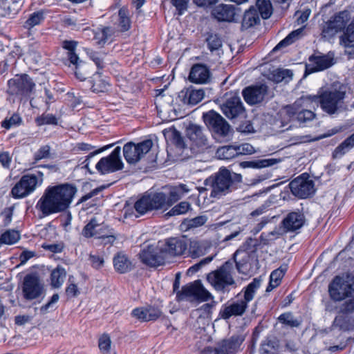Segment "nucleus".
<instances>
[{
  "label": "nucleus",
  "instance_id": "f257e3e1",
  "mask_svg": "<svg viewBox=\"0 0 354 354\" xmlns=\"http://www.w3.org/2000/svg\"><path fill=\"white\" fill-rule=\"evenodd\" d=\"M77 191V187L69 183L49 186L35 207L44 216L64 212L70 207Z\"/></svg>",
  "mask_w": 354,
  "mask_h": 354
},
{
  "label": "nucleus",
  "instance_id": "f03ea898",
  "mask_svg": "<svg viewBox=\"0 0 354 354\" xmlns=\"http://www.w3.org/2000/svg\"><path fill=\"white\" fill-rule=\"evenodd\" d=\"M241 176L231 173L226 168H220L204 181V185L211 189L210 197L220 198L232 191L234 181H241Z\"/></svg>",
  "mask_w": 354,
  "mask_h": 354
},
{
  "label": "nucleus",
  "instance_id": "7ed1b4c3",
  "mask_svg": "<svg viewBox=\"0 0 354 354\" xmlns=\"http://www.w3.org/2000/svg\"><path fill=\"white\" fill-rule=\"evenodd\" d=\"M346 87L343 84L333 85L315 95L317 99L312 103L318 102L322 109L329 115L337 114L344 110V100L346 97Z\"/></svg>",
  "mask_w": 354,
  "mask_h": 354
},
{
  "label": "nucleus",
  "instance_id": "20e7f679",
  "mask_svg": "<svg viewBox=\"0 0 354 354\" xmlns=\"http://www.w3.org/2000/svg\"><path fill=\"white\" fill-rule=\"evenodd\" d=\"M261 279H254L245 289L243 299L232 302L228 306H224L219 312V316L223 319H228L232 316H241L248 308V304L254 297L256 291L261 286Z\"/></svg>",
  "mask_w": 354,
  "mask_h": 354
},
{
  "label": "nucleus",
  "instance_id": "39448f33",
  "mask_svg": "<svg viewBox=\"0 0 354 354\" xmlns=\"http://www.w3.org/2000/svg\"><path fill=\"white\" fill-rule=\"evenodd\" d=\"M153 145V143L151 139L134 144V167L139 163L138 169L143 172L157 167L156 156L151 154Z\"/></svg>",
  "mask_w": 354,
  "mask_h": 354
},
{
  "label": "nucleus",
  "instance_id": "423d86ee",
  "mask_svg": "<svg viewBox=\"0 0 354 354\" xmlns=\"http://www.w3.org/2000/svg\"><path fill=\"white\" fill-rule=\"evenodd\" d=\"M354 292V279L350 274L336 276L328 286L332 300L340 301L350 297Z\"/></svg>",
  "mask_w": 354,
  "mask_h": 354
},
{
  "label": "nucleus",
  "instance_id": "0eeeda50",
  "mask_svg": "<svg viewBox=\"0 0 354 354\" xmlns=\"http://www.w3.org/2000/svg\"><path fill=\"white\" fill-rule=\"evenodd\" d=\"M233 271L232 263L227 261L216 270L209 273L207 279L215 290L224 292L227 287L235 283Z\"/></svg>",
  "mask_w": 354,
  "mask_h": 354
},
{
  "label": "nucleus",
  "instance_id": "6e6552de",
  "mask_svg": "<svg viewBox=\"0 0 354 354\" xmlns=\"http://www.w3.org/2000/svg\"><path fill=\"white\" fill-rule=\"evenodd\" d=\"M176 297L178 301H206L212 299L211 293L203 287L201 280L194 281L183 286L181 290L177 292Z\"/></svg>",
  "mask_w": 354,
  "mask_h": 354
},
{
  "label": "nucleus",
  "instance_id": "1a4fd4ad",
  "mask_svg": "<svg viewBox=\"0 0 354 354\" xmlns=\"http://www.w3.org/2000/svg\"><path fill=\"white\" fill-rule=\"evenodd\" d=\"M350 19L351 16L348 11L339 12L322 25V36L326 39L333 37L337 33L345 29Z\"/></svg>",
  "mask_w": 354,
  "mask_h": 354
},
{
  "label": "nucleus",
  "instance_id": "9d476101",
  "mask_svg": "<svg viewBox=\"0 0 354 354\" xmlns=\"http://www.w3.org/2000/svg\"><path fill=\"white\" fill-rule=\"evenodd\" d=\"M8 93L12 95L28 96L35 88V83L26 74L16 75L8 82Z\"/></svg>",
  "mask_w": 354,
  "mask_h": 354
},
{
  "label": "nucleus",
  "instance_id": "9b49d317",
  "mask_svg": "<svg viewBox=\"0 0 354 354\" xmlns=\"http://www.w3.org/2000/svg\"><path fill=\"white\" fill-rule=\"evenodd\" d=\"M292 194L300 198H306L315 192V183L307 174H302L289 183Z\"/></svg>",
  "mask_w": 354,
  "mask_h": 354
},
{
  "label": "nucleus",
  "instance_id": "f8f14e48",
  "mask_svg": "<svg viewBox=\"0 0 354 354\" xmlns=\"http://www.w3.org/2000/svg\"><path fill=\"white\" fill-rule=\"evenodd\" d=\"M120 153L121 148L117 147L109 156L102 158L95 166L97 171L101 174H106L122 169L123 163Z\"/></svg>",
  "mask_w": 354,
  "mask_h": 354
},
{
  "label": "nucleus",
  "instance_id": "ddd939ff",
  "mask_svg": "<svg viewBox=\"0 0 354 354\" xmlns=\"http://www.w3.org/2000/svg\"><path fill=\"white\" fill-rule=\"evenodd\" d=\"M221 108L223 114L229 119L236 118L245 113L241 97L235 93H226L225 100Z\"/></svg>",
  "mask_w": 354,
  "mask_h": 354
},
{
  "label": "nucleus",
  "instance_id": "4468645a",
  "mask_svg": "<svg viewBox=\"0 0 354 354\" xmlns=\"http://www.w3.org/2000/svg\"><path fill=\"white\" fill-rule=\"evenodd\" d=\"M206 125L215 134L221 137H226L230 131V126L228 122L218 113L210 111L203 115Z\"/></svg>",
  "mask_w": 354,
  "mask_h": 354
},
{
  "label": "nucleus",
  "instance_id": "2eb2a0df",
  "mask_svg": "<svg viewBox=\"0 0 354 354\" xmlns=\"http://www.w3.org/2000/svg\"><path fill=\"white\" fill-rule=\"evenodd\" d=\"M38 182L35 174L24 175L12 187L11 194L15 198L26 197L35 190L38 186Z\"/></svg>",
  "mask_w": 354,
  "mask_h": 354
},
{
  "label": "nucleus",
  "instance_id": "dca6fc26",
  "mask_svg": "<svg viewBox=\"0 0 354 354\" xmlns=\"http://www.w3.org/2000/svg\"><path fill=\"white\" fill-rule=\"evenodd\" d=\"M188 243L185 237H171L165 240L161 246L165 259L167 257L183 255L187 250Z\"/></svg>",
  "mask_w": 354,
  "mask_h": 354
},
{
  "label": "nucleus",
  "instance_id": "f3484780",
  "mask_svg": "<svg viewBox=\"0 0 354 354\" xmlns=\"http://www.w3.org/2000/svg\"><path fill=\"white\" fill-rule=\"evenodd\" d=\"M44 292V286L39 278L35 274H27L24 279L22 292L26 300H32L39 297Z\"/></svg>",
  "mask_w": 354,
  "mask_h": 354
},
{
  "label": "nucleus",
  "instance_id": "a211bd4d",
  "mask_svg": "<svg viewBox=\"0 0 354 354\" xmlns=\"http://www.w3.org/2000/svg\"><path fill=\"white\" fill-rule=\"evenodd\" d=\"M244 341V337L241 335H234L229 339H225L218 342L213 348L208 347V353L214 352V354H232L236 351Z\"/></svg>",
  "mask_w": 354,
  "mask_h": 354
},
{
  "label": "nucleus",
  "instance_id": "6ab92c4d",
  "mask_svg": "<svg viewBox=\"0 0 354 354\" xmlns=\"http://www.w3.org/2000/svg\"><path fill=\"white\" fill-rule=\"evenodd\" d=\"M316 96H303L296 100L292 105L285 106L280 111L281 119L284 122H288L295 118L297 119L299 109L301 107H310V104L313 100H316Z\"/></svg>",
  "mask_w": 354,
  "mask_h": 354
},
{
  "label": "nucleus",
  "instance_id": "aec40b11",
  "mask_svg": "<svg viewBox=\"0 0 354 354\" xmlns=\"http://www.w3.org/2000/svg\"><path fill=\"white\" fill-rule=\"evenodd\" d=\"M140 261L151 267H157L164 263L165 257L161 252V247L158 248L153 245H147L139 254Z\"/></svg>",
  "mask_w": 354,
  "mask_h": 354
},
{
  "label": "nucleus",
  "instance_id": "412c9836",
  "mask_svg": "<svg viewBox=\"0 0 354 354\" xmlns=\"http://www.w3.org/2000/svg\"><path fill=\"white\" fill-rule=\"evenodd\" d=\"M334 64L333 58L329 55H324L317 53L308 59V63L306 64V71L309 73L317 71H324L328 68Z\"/></svg>",
  "mask_w": 354,
  "mask_h": 354
},
{
  "label": "nucleus",
  "instance_id": "4be33fe9",
  "mask_svg": "<svg viewBox=\"0 0 354 354\" xmlns=\"http://www.w3.org/2000/svg\"><path fill=\"white\" fill-rule=\"evenodd\" d=\"M207 131L197 124H189L186 129V135L192 142L193 145L198 148L203 149L208 146Z\"/></svg>",
  "mask_w": 354,
  "mask_h": 354
},
{
  "label": "nucleus",
  "instance_id": "5701e85b",
  "mask_svg": "<svg viewBox=\"0 0 354 354\" xmlns=\"http://www.w3.org/2000/svg\"><path fill=\"white\" fill-rule=\"evenodd\" d=\"M306 218L300 212H290L282 221V227L286 232H295L305 224Z\"/></svg>",
  "mask_w": 354,
  "mask_h": 354
},
{
  "label": "nucleus",
  "instance_id": "b1692460",
  "mask_svg": "<svg viewBox=\"0 0 354 354\" xmlns=\"http://www.w3.org/2000/svg\"><path fill=\"white\" fill-rule=\"evenodd\" d=\"M267 86L264 84L247 87L243 91L245 100L250 104L261 102L266 93Z\"/></svg>",
  "mask_w": 354,
  "mask_h": 354
},
{
  "label": "nucleus",
  "instance_id": "393cba45",
  "mask_svg": "<svg viewBox=\"0 0 354 354\" xmlns=\"http://www.w3.org/2000/svg\"><path fill=\"white\" fill-rule=\"evenodd\" d=\"M209 79L210 71L206 66L196 64L192 67L189 75L190 82L195 84H206Z\"/></svg>",
  "mask_w": 354,
  "mask_h": 354
},
{
  "label": "nucleus",
  "instance_id": "a878e982",
  "mask_svg": "<svg viewBox=\"0 0 354 354\" xmlns=\"http://www.w3.org/2000/svg\"><path fill=\"white\" fill-rule=\"evenodd\" d=\"M205 93L203 89H194L189 87L183 89L178 94V97L184 104L196 105L204 97Z\"/></svg>",
  "mask_w": 354,
  "mask_h": 354
},
{
  "label": "nucleus",
  "instance_id": "bb28decb",
  "mask_svg": "<svg viewBox=\"0 0 354 354\" xmlns=\"http://www.w3.org/2000/svg\"><path fill=\"white\" fill-rule=\"evenodd\" d=\"M249 243H245L241 246L234 254V259L239 272H243L244 266L249 263L251 259V253Z\"/></svg>",
  "mask_w": 354,
  "mask_h": 354
},
{
  "label": "nucleus",
  "instance_id": "cd10ccee",
  "mask_svg": "<svg viewBox=\"0 0 354 354\" xmlns=\"http://www.w3.org/2000/svg\"><path fill=\"white\" fill-rule=\"evenodd\" d=\"M212 15L218 21H232L235 16V9L232 5L219 4L213 9Z\"/></svg>",
  "mask_w": 354,
  "mask_h": 354
},
{
  "label": "nucleus",
  "instance_id": "c85d7f7f",
  "mask_svg": "<svg viewBox=\"0 0 354 354\" xmlns=\"http://www.w3.org/2000/svg\"><path fill=\"white\" fill-rule=\"evenodd\" d=\"M145 196L147 197L151 210L167 209L170 207L167 196L163 192L151 193Z\"/></svg>",
  "mask_w": 354,
  "mask_h": 354
},
{
  "label": "nucleus",
  "instance_id": "c756f323",
  "mask_svg": "<svg viewBox=\"0 0 354 354\" xmlns=\"http://www.w3.org/2000/svg\"><path fill=\"white\" fill-rule=\"evenodd\" d=\"M340 43L346 48V52L354 57V19L340 36Z\"/></svg>",
  "mask_w": 354,
  "mask_h": 354
},
{
  "label": "nucleus",
  "instance_id": "7c9ffc66",
  "mask_svg": "<svg viewBox=\"0 0 354 354\" xmlns=\"http://www.w3.org/2000/svg\"><path fill=\"white\" fill-rule=\"evenodd\" d=\"M82 234L86 238L100 239L104 236V226L97 222L96 218H93L84 227Z\"/></svg>",
  "mask_w": 354,
  "mask_h": 354
},
{
  "label": "nucleus",
  "instance_id": "2f4dec72",
  "mask_svg": "<svg viewBox=\"0 0 354 354\" xmlns=\"http://www.w3.org/2000/svg\"><path fill=\"white\" fill-rule=\"evenodd\" d=\"M84 31L92 32L93 39L98 45L104 44L113 33V30L110 27H100L93 30L85 28Z\"/></svg>",
  "mask_w": 354,
  "mask_h": 354
},
{
  "label": "nucleus",
  "instance_id": "473e14b6",
  "mask_svg": "<svg viewBox=\"0 0 354 354\" xmlns=\"http://www.w3.org/2000/svg\"><path fill=\"white\" fill-rule=\"evenodd\" d=\"M259 22L260 18L258 11L254 7H251L249 10H246L243 15L242 28L248 29Z\"/></svg>",
  "mask_w": 354,
  "mask_h": 354
},
{
  "label": "nucleus",
  "instance_id": "72a5a7b5",
  "mask_svg": "<svg viewBox=\"0 0 354 354\" xmlns=\"http://www.w3.org/2000/svg\"><path fill=\"white\" fill-rule=\"evenodd\" d=\"M190 192V189L187 185L180 184L173 187L169 192L167 200L169 207L172 206L176 201L180 200L185 194Z\"/></svg>",
  "mask_w": 354,
  "mask_h": 354
},
{
  "label": "nucleus",
  "instance_id": "f704fd0d",
  "mask_svg": "<svg viewBox=\"0 0 354 354\" xmlns=\"http://www.w3.org/2000/svg\"><path fill=\"white\" fill-rule=\"evenodd\" d=\"M131 261L122 252H119L113 258V266L120 273H125L131 270Z\"/></svg>",
  "mask_w": 354,
  "mask_h": 354
},
{
  "label": "nucleus",
  "instance_id": "c9c22d12",
  "mask_svg": "<svg viewBox=\"0 0 354 354\" xmlns=\"http://www.w3.org/2000/svg\"><path fill=\"white\" fill-rule=\"evenodd\" d=\"M286 271V267L281 266L271 272L270 276V282L266 288V292H270L279 286Z\"/></svg>",
  "mask_w": 354,
  "mask_h": 354
},
{
  "label": "nucleus",
  "instance_id": "e433bc0d",
  "mask_svg": "<svg viewBox=\"0 0 354 354\" xmlns=\"http://www.w3.org/2000/svg\"><path fill=\"white\" fill-rule=\"evenodd\" d=\"M66 276L65 269L61 266H57L52 271L50 274L51 286L55 288L61 287L64 282Z\"/></svg>",
  "mask_w": 354,
  "mask_h": 354
},
{
  "label": "nucleus",
  "instance_id": "4c0bfd02",
  "mask_svg": "<svg viewBox=\"0 0 354 354\" xmlns=\"http://www.w3.org/2000/svg\"><path fill=\"white\" fill-rule=\"evenodd\" d=\"M131 25L129 11L125 8H122L118 12V27L121 32L127 31Z\"/></svg>",
  "mask_w": 354,
  "mask_h": 354
},
{
  "label": "nucleus",
  "instance_id": "58836bf2",
  "mask_svg": "<svg viewBox=\"0 0 354 354\" xmlns=\"http://www.w3.org/2000/svg\"><path fill=\"white\" fill-rule=\"evenodd\" d=\"M207 217L205 215L198 216L191 219H185L180 225L182 230L187 231L192 228H196L205 224Z\"/></svg>",
  "mask_w": 354,
  "mask_h": 354
},
{
  "label": "nucleus",
  "instance_id": "ea45409f",
  "mask_svg": "<svg viewBox=\"0 0 354 354\" xmlns=\"http://www.w3.org/2000/svg\"><path fill=\"white\" fill-rule=\"evenodd\" d=\"M216 154L219 159L222 160H230L239 156L236 147L232 145L219 147Z\"/></svg>",
  "mask_w": 354,
  "mask_h": 354
},
{
  "label": "nucleus",
  "instance_id": "a19ab883",
  "mask_svg": "<svg viewBox=\"0 0 354 354\" xmlns=\"http://www.w3.org/2000/svg\"><path fill=\"white\" fill-rule=\"evenodd\" d=\"M277 162L276 159L268 158L257 160L253 161H245L241 163V165L243 168L251 167V168H265L269 166H272Z\"/></svg>",
  "mask_w": 354,
  "mask_h": 354
},
{
  "label": "nucleus",
  "instance_id": "79ce46f5",
  "mask_svg": "<svg viewBox=\"0 0 354 354\" xmlns=\"http://www.w3.org/2000/svg\"><path fill=\"white\" fill-rule=\"evenodd\" d=\"M279 322L290 328H297L301 324V319L295 317L292 313L288 312L281 314L278 317Z\"/></svg>",
  "mask_w": 354,
  "mask_h": 354
},
{
  "label": "nucleus",
  "instance_id": "37998d69",
  "mask_svg": "<svg viewBox=\"0 0 354 354\" xmlns=\"http://www.w3.org/2000/svg\"><path fill=\"white\" fill-rule=\"evenodd\" d=\"M256 6L263 19H266L271 16L273 8L270 0H257Z\"/></svg>",
  "mask_w": 354,
  "mask_h": 354
},
{
  "label": "nucleus",
  "instance_id": "c03bdc74",
  "mask_svg": "<svg viewBox=\"0 0 354 354\" xmlns=\"http://www.w3.org/2000/svg\"><path fill=\"white\" fill-rule=\"evenodd\" d=\"M91 88L94 93H102L108 91L109 84L100 76L95 77L92 80L88 81Z\"/></svg>",
  "mask_w": 354,
  "mask_h": 354
},
{
  "label": "nucleus",
  "instance_id": "a18cd8bd",
  "mask_svg": "<svg viewBox=\"0 0 354 354\" xmlns=\"http://www.w3.org/2000/svg\"><path fill=\"white\" fill-rule=\"evenodd\" d=\"M303 28H298L296 30L290 32L284 39L281 41L272 50L273 52H275L283 47H286L292 43H293L297 39H298L299 36L302 33Z\"/></svg>",
  "mask_w": 354,
  "mask_h": 354
},
{
  "label": "nucleus",
  "instance_id": "49530a36",
  "mask_svg": "<svg viewBox=\"0 0 354 354\" xmlns=\"http://www.w3.org/2000/svg\"><path fill=\"white\" fill-rule=\"evenodd\" d=\"M20 235L16 230H9L3 233L0 237V244L12 245L19 240Z\"/></svg>",
  "mask_w": 354,
  "mask_h": 354
},
{
  "label": "nucleus",
  "instance_id": "de8ad7c7",
  "mask_svg": "<svg viewBox=\"0 0 354 354\" xmlns=\"http://www.w3.org/2000/svg\"><path fill=\"white\" fill-rule=\"evenodd\" d=\"M189 252L192 257L196 258L204 255L206 253V250L202 242L191 241L189 243Z\"/></svg>",
  "mask_w": 354,
  "mask_h": 354
},
{
  "label": "nucleus",
  "instance_id": "09e8293b",
  "mask_svg": "<svg viewBox=\"0 0 354 354\" xmlns=\"http://www.w3.org/2000/svg\"><path fill=\"white\" fill-rule=\"evenodd\" d=\"M35 123L37 126L57 125L58 120L57 117L52 113H44L35 118Z\"/></svg>",
  "mask_w": 354,
  "mask_h": 354
},
{
  "label": "nucleus",
  "instance_id": "8fccbe9b",
  "mask_svg": "<svg viewBox=\"0 0 354 354\" xmlns=\"http://www.w3.org/2000/svg\"><path fill=\"white\" fill-rule=\"evenodd\" d=\"M44 19V13L41 11H37L30 15L29 17L24 23V28L31 29L34 26L39 25Z\"/></svg>",
  "mask_w": 354,
  "mask_h": 354
},
{
  "label": "nucleus",
  "instance_id": "3c124183",
  "mask_svg": "<svg viewBox=\"0 0 354 354\" xmlns=\"http://www.w3.org/2000/svg\"><path fill=\"white\" fill-rule=\"evenodd\" d=\"M191 209V204L187 201H183L172 207L166 216H172L184 214Z\"/></svg>",
  "mask_w": 354,
  "mask_h": 354
},
{
  "label": "nucleus",
  "instance_id": "603ef678",
  "mask_svg": "<svg viewBox=\"0 0 354 354\" xmlns=\"http://www.w3.org/2000/svg\"><path fill=\"white\" fill-rule=\"evenodd\" d=\"M134 209L136 210L138 215H134L136 217H138L141 215L145 214L148 211L151 210L147 197L144 195L140 200L134 203Z\"/></svg>",
  "mask_w": 354,
  "mask_h": 354
},
{
  "label": "nucleus",
  "instance_id": "864d4df0",
  "mask_svg": "<svg viewBox=\"0 0 354 354\" xmlns=\"http://www.w3.org/2000/svg\"><path fill=\"white\" fill-rule=\"evenodd\" d=\"M308 107H301L299 109L297 116V120L301 123H305L313 120L315 118V114L312 111L307 109Z\"/></svg>",
  "mask_w": 354,
  "mask_h": 354
},
{
  "label": "nucleus",
  "instance_id": "5fc2aeb1",
  "mask_svg": "<svg viewBox=\"0 0 354 354\" xmlns=\"http://www.w3.org/2000/svg\"><path fill=\"white\" fill-rule=\"evenodd\" d=\"M354 147V133L342 142L336 149L337 154L343 155L346 151Z\"/></svg>",
  "mask_w": 354,
  "mask_h": 354
},
{
  "label": "nucleus",
  "instance_id": "6e6d98bb",
  "mask_svg": "<svg viewBox=\"0 0 354 354\" xmlns=\"http://www.w3.org/2000/svg\"><path fill=\"white\" fill-rule=\"evenodd\" d=\"M111 340L109 335L103 334L98 340V346L100 351L104 354L109 353L111 349Z\"/></svg>",
  "mask_w": 354,
  "mask_h": 354
},
{
  "label": "nucleus",
  "instance_id": "4d7b16f0",
  "mask_svg": "<svg viewBox=\"0 0 354 354\" xmlns=\"http://www.w3.org/2000/svg\"><path fill=\"white\" fill-rule=\"evenodd\" d=\"M59 296L57 293L54 294L50 299L44 305L41 306L39 308L40 313L41 315H45L50 311L55 310V305L57 304V302L59 301Z\"/></svg>",
  "mask_w": 354,
  "mask_h": 354
},
{
  "label": "nucleus",
  "instance_id": "13d9d810",
  "mask_svg": "<svg viewBox=\"0 0 354 354\" xmlns=\"http://www.w3.org/2000/svg\"><path fill=\"white\" fill-rule=\"evenodd\" d=\"M22 122V119L19 114L14 113L10 118H6L1 122V127L9 129L13 126L19 125Z\"/></svg>",
  "mask_w": 354,
  "mask_h": 354
},
{
  "label": "nucleus",
  "instance_id": "bf43d9fd",
  "mask_svg": "<svg viewBox=\"0 0 354 354\" xmlns=\"http://www.w3.org/2000/svg\"><path fill=\"white\" fill-rule=\"evenodd\" d=\"M68 284L66 288V294L69 297H75L80 294L79 288L74 281V277L69 276Z\"/></svg>",
  "mask_w": 354,
  "mask_h": 354
},
{
  "label": "nucleus",
  "instance_id": "052dcab7",
  "mask_svg": "<svg viewBox=\"0 0 354 354\" xmlns=\"http://www.w3.org/2000/svg\"><path fill=\"white\" fill-rule=\"evenodd\" d=\"M50 156V147L49 145H44L41 147L34 155V159L36 161L44 158H48Z\"/></svg>",
  "mask_w": 354,
  "mask_h": 354
},
{
  "label": "nucleus",
  "instance_id": "680f3d73",
  "mask_svg": "<svg viewBox=\"0 0 354 354\" xmlns=\"http://www.w3.org/2000/svg\"><path fill=\"white\" fill-rule=\"evenodd\" d=\"M274 80L277 82H281L286 78L291 79L292 73L288 69H277L274 72Z\"/></svg>",
  "mask_w": 354,
  "mask_h": 354
},
{
  "label": "nucleus",
  "instance_id": "e2e57ef3",
  "mask_svg": "<svg viewBox=\"0 0 354 354\" xmlns=\"http://www.w3.org/2000/svg\"><path fill=\"white\" fill-rule=\"evenodd\" d=\"M123 156L128 163L133 164V141H129L124 145Z\"/></svg>",
  "mask_w": 354,
  "mask_h": 354
},
{
  "label": "nucleus",
  "instance_id": "0e129e2a",
  "mask_svg": "<svg viewBox=\"0 0 354 354\" xmlns=\"http://www.w3.org/2000/svg\"><path fill=\"white\" fill-rule=\"evenodd\" d=\"M173 5L178 11V15H183V12L187 10L189 0H171Z\"/></svg>",
  "mask_w": 354,
  "mask_h": 354
},
{
  "label": "nucleus",
  "instance_id": "69168bd1",
  "mask_svg": "<svg viewBox=\"0 0 354 354\" xmlns=\"http://www.w3.org/2000/svg\"><path fill=\"white\" fill-rule=\"evenodd\" d=\"M147 308H139L134 309V317L142 322H148Z\"/></svg>",
  "mask_w": 354,
  "mask_h": 354
},
{
  "label": "nucleus",
  "instance_id": "338daca9",
  "mask_svg": "<svg viewBox=\"0 0 354 354\" xmlns=\"http://www.w3.org/2000/svg\"><path fill=\"white\" fill-rule=\"evenodd\" d=\"M214 306V304H205L198 309H197V310L201 312V315H203L206 317H210Z\"/></svg>",
  "mask_w": 354,
  "mask_h": 354
},
{
  "label": "nucleus",
  "instance_id": "774afa93",
  "mask_svg": "<svg viewBox=\"0 0 354 354\" xmlns=\"http://www.w3.org/2000/svg\"><path fill=\"white\" fill-rule=\"evenodd\" d=\"M42 248L44 250L50 251L54 253L61 252L63 250L64 246L62 243L53 244H43Z\"/></svg>",
  "mask_w": 354,
  "mask_h": 354
}]
</instances>
